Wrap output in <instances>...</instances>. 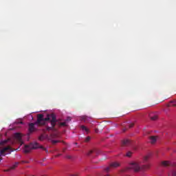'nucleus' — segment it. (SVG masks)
<instances>
[{"label": "nucleus", "instance_id": "f257e3e1", "mask_svg": "<svg viewBox=\"0 0 176 176\" xmlns=\"http://www.w3.org/2000/svg\"><path fill=\"white\" fill-rule=\"evenodd\" d=\"M49 121L51 126H47L46 130L47 131H52L50 135V140L58 138V131H57V129H56V124H57V118L54 113L47 115V118H43V114H38L36 122L35 123L29 124L30 133L35 131V124H37L38 126H45V124H46V122Z\"/></svg>", "mask_w": 176, "mask_h": 176}, {"label": "nucleus", "instance_id": "f03ea898", "mask_svg": "<svg viewBox=\"0 0 176 176\" xmlns=\"http://www.w3.org/2000/svg\"><path fill=\"white\" fill-rule=\"evenodd\" d=\"M38 148H40L41 149H43V151L47 152V150H46V148H45L42 146H39V144L35 142L34 144H30V146H25V153H30V152H31V149H38Z\"/></svg>", "mask_w": 176, "mask_h": 176}, {"label": "nucleus", "instance_id": "7ed1b4c3", "mask_svg": "<svg viewBox=\"0 0 176 176\" xmlns=\"http://www.w3.org/2000/svg\"><path fill=\"white\" fill-rule=\"evenodd\" d=\"M120 166V164L119 162H113L110 164V166L107 167L106 168H104V171L106 173H109V170H111V168H118V167Z\"/></svg>", "mask_w": 176, "mask_h": 176}, {"label": "nucleus", "instance_id": "20e7f679", "mask_svg": "<svg viewBox=\"0 0 176 176\" xmlns=\"http://www.w3.org/2000/svg\"><path fill=\"white\" fill-rule=\"evenodd\" d=\"M162 166H163V167H174L175 168H176V163L175 162H170V161H163L162 162Z\"/></svg>", "mask_w": 176, "mask_h": 176}, {"label": "nucleus", "instance_id": "39448f33", "mask_svg": "<svg viewBox=\"0 0 176 176\" xmlns=\"http://www.w3.org/2000/svg\"><path fill=\"white\" fill-rule=\"evenodd\" d=\"M131 168L132 170H134V171H138L139 170H141V167L140 166V164L137 162H133L131 164L130 168Z\"/></svg>", "mask_w": 176, "mask_h": 176}, {"label": "nucleus", "instance_id": "423d86ee", "mask_svg": "<svg viewBox=\"0 0 176 176\" xmlns=\"http://www.w3.org/2000/svg\"><path fill=\"white\" fill-rule=\"evenodd\" d=\"M14 137L19 141V142H23V140H21V133H15Z\"/></svg>", "mask_w": 176, "mask_h": 176}, {"label": "nucleus", "instance_id": "0eeeda50", "mask_svg": "<svg viewBox=\"0 0 176 176\" xmlns=\"http://www.w3.org/2000/svg\"><path fill=\"white\" fill-rule=\"evenodd\" d=\"M130 144H131V142L129 140H124L122 142V146H129Z\"/></svg>", "mask_w": 176, "mask_h": 176}, {"label": "nucleus", "instance_id": "6e6552de", "mask_svg": "<svg viewBox=\"0 0 176 176\" xmlns=\"http://www.w3.org/2000/svg\"><path fill=\"white\" fill-rule=\"evenodd\" d=\"M156 141H157V137L155 136H151L150 138V142L151 144H155V142H156Z\"/></svg>", "mask_w": 176, "mask_h": 176}, {"label": "nucleus", "instance_id": "1a4fd4ad", "mask_svg": "<svg viewBox=\"0 0 176 176\" xmlns=\"http://www.w3.org/2000/svg\"><path fill=\"white\" fill-rule=\"evenodd\" d=\"M81 129L83 131H86V133H89V129H87V127H86L85 125H82L81 126Z\"/></svg>", "mask_w": 176, "mask_h": 176}, {"label": "nucleus", "instance_id": "9d476101", "mask_svg": "<svg viewBox=\"0 0 176 176\" xmlns=\"http://www.w3.org/2000/svg\"><path fill=\"white\" fill-rule=\"evenodd\" d=\"M17 166H19V162H15L12 166L10 167V170H14V168H16V167H17Z\"/></svg>", "mask_w": 176, "mask_h": 176}, {"label": "nucleus", "instance_id": "9b49d317", "mask_svg": "<svg viewBox=\"0 0 176 176\" xmlns=\"http://www.w3.org/2000/svg\"><path fill=\"white\" fill-rule=\"evenodd\" d=\"M151 167V165L150 164H147V165H143L142 166V168L143 170H148V168H149Z\"/></svg>", "mask_w": 176, "mask_h": 176}, {"label": "nucleus", "instance_id": "f8f14e48", "mask_svg": "<svg viewBox=\"0 0 176 176\" xmlns=\"http://www.w3.org/2000/svg\"><path fill=\"white\" fill-rule=\"evenodd\" d=\"M170 107H176V100L171 101Z\"/></svg>", "mask_w": 176, "mask_h": 176}, {"label": "nucleus", "instance_id": "ddd939ff", "mask_svg": "<svg viewBox=\"0 0 176 176\" xmlns=\"http://www.w3.org/2000/svg\"><path fill=\"white\" fill-rule=\"evenodd\" d=\"M131 155H133V153H131V151H129V152L126 153V156L127 157H131Z\"/></svg>", "mask_w": 176, "mask_h": 176}, {"label": "nucleus", "instance_id": "4468645a", "mask_svg": "<svg viewBox=\"0 0 176 176\" xmlns=\"http://www.w3.org/2000/svg\"><path fill=\"white\" fill-rule=\"evenodd\" d=\"M82 120H84V122H87V119H89L88 116H84L82 117Z\"/></svg>", "mask_w": 176, "mask_h": 176}, {"label": "nucleus", "instance_id": "2eb2a0df", "mask_svg": "<svg viewBox=\"0 0 176 176\" xmlns=\"http://www.w3.org/2000/svg\"><path fill=\"white\" fill-rule=\"evenodd\" d=\"M168 176H176V169L172 171V175L168 174Z\"/></svg>", "mask_w": 176, "mask_h": 176}, {"label": "nucleus", "instance_id": "dca6fc26", "mask_svg": "<svg viewBox=\"0 0 176 176\" xmlns=\"http://www.w3.org/2000/svg\"><path fill=\"white\" fill-rule=\"evenodd\" d=\"M151 120H157V116H153L151 117Z\"/></svg>", "mask_w": 176, "mask_h": 176}, {"label": "nucleus", "instance_id": "f3484780", "mask_svg": "<svg viewBox=\"0 0 176 176\" xmlns=\"http://www.w3.org/2000/svg\"><path fill=\"white\" fill-rule=\"evenodd\" d=\"M38 140L40 141H43V140H45V137L43 136V135H41L40 137H38Z\"/></svg>", "mask_w": 176, "mask_h": 176}, {"label": "nucleus", "instance_id": "a211bd4d", "mask_svg": "<svg viewBox=\"0 0 176 176\" xmlns=\"http://www.w3.org/2000/svg\"><path fill=\"white\" fill-rule=\"evenodd\" d=\"M90 140H91L90 136H88V137H87V138H85V142H89V141H90Z\"/></svg>", "mask_w": 176, "mask_h": 176}, {"label": "nucleus", "instance_id": "6ab92c4d", "mask_svg": "<svg viewBox=\"0 0 176 176\" xmlns=\"http://www.w3.org/2000/svg\"><path fill=\"white\" fill-rule=\"evenodd\" d=\"M59 126H67V122H60V123H59Z\"/></svg>", "mask_w": 176, "mask_h": 176}, {"label": "nucleus", "instance_id": "aec40b11", "mask_svg": "<svg viewBox=\"0 0 176 176\" xmlns=\"http://www.w3.org/2000/svg\"><path fill=\"white\" fill-rule=\"evenodd\" d=\"M52 142L54 145H55V144H57V142H60V141H58V140H52Z\"/></svg>", "mask_w": 176, "mask_h": 176}, {"label": "nucleus", "instance_id": "412c9836", "mask_svg": "<svg viewBox=\"0 0 176 176\" xmlns=\"http://www.w3.org/2000/svg\"><path fill=\"white\" fill-rule=\"evenodd\" d=\"M148 159H149V155H146V157H144V162H148Z\"/></svg>", "mask_w": 176, "mask_h": 176}, {"label": "nucleus", "instance_id": "4be33fe9", "mask_svg": "<svg viewBox=\"0 0 176 176\" xmlns=\"http://www.w3.org/2000/svg\"><path fill=\"white\" fill-rule=\"evenodd\" d=\"M133 127H134V123H131L129 125V129H131Z\"/></svg>", "mask_w": 176, "mask_h": 176}, {"label": "nucleus", "instance_id": "5701e85b", "mask_svg": "<svg viewBox=\"0 0 176 176\" xmlns=\"http://www.w3.org/2000/svg\"><path fill=\"white\" fill-rule=\"evenodd\" d=\"M93 150H91L89 151L88 153H87V156H90V155H91V153H93Z\"/></svg>", "mask_w": 176, "mask_h": 176}, {"label": "nucleus", "instance_id": "b1692460", "mask_svg": "<svg viewBox=\"0 0 176 176\" xmlns=\"http://www.w3.org/2000/svg\"><path fill=\"white\" fill-rule=\"evenodd\" d=\"M10 170H12V169H10H10L4 170V171H5L6 173H8V171H9Z\"/></svg>", "mask_w": 176, "mask_h": 176}, {"label": "nucleus", "instance_id": "393cba45", "mask_svg": "<svg viewBox=\"0 0 176 176\" xmlns=\"http://www.w3.org/2000/svg\"><path fill=\"white\" fill-rule=\"evenodd\" d=\"M8 142V140H4L3 144H6Z\"/></svg>", "mask_w": 176, "mask_h": 176}, {"label": "nucleus", "instance_id": "a878e982", "mask_svg": "<svg viewBox=\"0 0 176 176\" xmlns=\"http://www.w3.org/2000/svg\"><path fill=\"white\" fill-rule=\"evenodd\" d=\"M67 159H71V156L70 155H68L67 156Z\"/></svg>", "mask_w": 176, "mask_h": 176}, {"label": "nucleus", "instance_id": "bb28decb", "mask_svg": "<svg viewBox=\"0 0 176 176\" xmlns=\"http://www.w3.org/2000/svg\"><path fill=\"white\" fill-rule=\"evenodd\" d=\"M126 130H127V128H124V129H123V131L124 132V131H126Z\"/></svg>", "mask_w": 176, "mask_h": 176}, {"label": "nucleus", "instance_id": "cd10ccee", "mask_svg": "<svg viewBox=\"0 0 176 176\" xmlns=\"http://www.w3.org/2000/svg\"><path fill=\"white\" fill-rule=\"evenodd\" d=\"M61 155V154H59L58 156H60Z\"/></svg>", "mask_w": 176, "mask_h": 176}]
</instances>
